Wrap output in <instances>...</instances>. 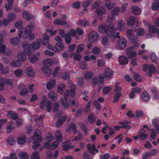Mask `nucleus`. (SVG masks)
<instances>
[{"label":"nucleus","mask_w":159,"mask_h":159,"mask_svg":"<svg viewBox=\"0 0 159 159\" xmlns=\"http://www.w3.org/2000/svg\"><path fill=\"white\" fill-rule=\"evenodd\" d=\"M41 136V131L38 129L35 130L32 137L33 139L34 140L33 142L34 145L33 147V148L34 150L37 149L40 146L39 143L42 140Z\"/></svg>","instance_id":"f257e3e1"},{"label":"nucleus","mask_w":159,"mask_h":159,"mask_svg":"<svg viewBox=\"0 0 159 159\" xmlns=\"http://www.w3.org/2000/svg\"><path fill=\"white\" fill-rule=\"evenodd\" d=\"M115 87L116 89L115 90V92L116 93L114 97V102H118L120 98L122 96V94L120 93L121 90V88L118 86V83H116Z\"/></svg>","instance_id":"f03ea898"},{"label":"nucleus","mask_w":159,"mask_h":159,"mask_svg":"<svg viewBox=\"0 0 159 159\" xmlns=\"http://www.w3.org/2000/svg\"><path fill=\"white\" fill-rule=\"evenodd\" d=\"M133 50L132 47H129L126 51L127 56L129 59H131L136 56L137 52L133 51Z\"/></svg>","instance_id":"7ed1b4c3"},{"label":"nucleus","mask_w":159,"mask_h":159,"mask_svg":"<svg viewBox=\"0 0 159 159\" xmlns=\"http://www.w3.org/2000/svg\"><path fill=\"white\" fill-rule=\"evenodd\" d=\"M114 29V25L113 24H111L107 27V30L106 33L109 37H113L115 35Z\"/></svg>","instance_id":"20e7f679"},{"label":"nucleus","mask_w":159,"mask_h":159,"mask_svg":"<svg viewBox=\"0 0 159 159\" xmlns=\"http://www.w3.org/2000/svg\"><path fill=\"white\" fill-rule=\"evenodd\" d=\"M98 37V33L95 31H93L89 34L88 39L90 42H94L97 41Z\"/></svg>","instance_id":"39448f33"},{"label":"nucleus","mask_w":159,"mask_h":159,"mask_svg":"<svg viewBox=\"0 0 159 159\" xmlns=\"http://www.w3.org/2000/svg\"><path fill=\"white\" fill-rule=\"evenodd\" d=\"M113 71L109 68H106L105 70L104 75L105 79L107 80L111 79L113 76Z\"/></svg>","instance_id":"423d86ee"},{"label":"nucleus","mask_w":159,"mask_h":159,"mask_svg":"<svg viewBox=\"0 0 159 159\" xmlns=\"http://www.w3.org/2000/svg\"><path fill=\"white\" fill-rule=\"evenodd\" d=\"M127 45V41L126 39L123 38L119 40L117 42V47L120 50H122L126 47Z\"/></svg>","instance_id":"0eeeda50"},{"label":"nucleus","mask_w":159,"mask_h":159,"mask_svg":"<svg viewBox=\"0 0 159 159\" xmlns=\"http://www.w3.org/2000/svg\"><path fill=\"white\" fill-rule=\"evenodd\" d=\"M23 33L22 31L20 30L18 34V37L12 38L10 39V43L12 44L16 45L18 44L22 36V34Z\"/></svg>","instance_id":"6e6552de"},{"label":"nucleus","mask_w":159,"mask_h":159,"mask_svg":"<svg viewBox=\"0 0 159 159\" xmlns=\"http://www.w3.org/2000/svg\"><path fill=\"white\" fill-rule=\"evenodd\" d=\"M77 24L80 26L83 27H86L89 26V25L88 21L84 19L79 20L77 22Z\"/></svg>","instance_id":"1a4fd4ad"},{"label":"nucleus","mask_w":159,"mask_h":159,"mask_svg":"<svg viewBox=\"0 0 159 159\" xmlns=\"http://www.w3.org/2000/svg\"><path fill=\"white\" fill-rule=\"evenodd\" d=\"M119 62L122 65H125L128 64L129 60L126 57L124 56H120L119 57Z\"/></svg>","instance_id":"9d476101"},{"label":"nucleus","mask_w":159,"mask_h":159,"mask_svg":"<svg viewBox=\"0 0 159 159\" xmlns=\"http://www.w3.org/2000/svg\"><path fill=\"white\" fill-rule=\"evenodd\" d=\"M110 39L106 36L104 35L102 37L101 43L104 46L107 47L109 45L110 43Z\"/></svg>","instance_id":"9b49d317"},{"label":"nucleus","mask_w":159,"mask_h":159,"mask_svg":"<svg viewBox=\"0 0 159 159\" xmlns=\"http://www.w3.org/2000/svg\"><path fill=\"white\" fill-rule=\"evenodd\" d=\"M106 9L103 7H98L96 10V12L98 16H101L104 15L106 12Z\"/></svg>","instance_id":"f8f14e48"},{"label":"nucleus","mask_w":159,"mask_h":159,"mask_svg":"<svg viewBox=\"0 0 159 159\" xmlns=\"http://www.w3.org/2000/svg\"><path fill=\"white\" fill-rule=\"evenodd\" d=\"M25 73L29 77H33L35 75V73L31 67H27L25 70Z\"/></svg>","instance_id":"ddd939ff"},{"label":"nucleus","mask_w":159,"mask_h":159,"mask_svg":"<svg viewBox=\"0 0 159 159\" xmlns=\"http://www.w3.org/2000/svg\"><path fill=\"white\" fill-rule=\"evenodd\" d=\"M138 19L134 16H131L128 19L127 23L129 26H133L136 22H137Z\"/></svg>","instance_id":"4468645a"},{"label":"nucleus","mask_w":159,"mask_h":159,"mask_svg":"<svg viewBox=\"0 0 159 159\" xmlns=\"http://www.w3.org/2000/svg\"><path fill=\"white\" fill-rule=\"evenodd\" d=\"M24 18L26 20H30L31 19L34 20V17L32 15L27 11H25L23 12V14Z\"/></svg>","instance_id":"2eb2a0df"},{"label":"nucleus","mask_w":159,"mask_h":159,"mask_svg":"<svg viewBox=\"0 0 159 159\" xmlns=\"http://www.w3.org/2000/svg\"><path fill=\"white\" fill-rule=\"evenodd\" d=\"M148 70L149 72L147 74V75L152 77V74L156 72V69L155 66L152 64L148 65Z\"/></svg>","instance_id":"dca6fc26"},{"label":"nucleus","mask_w":159,"mask_h":159,"mask_svg":"<svg viewBox=\"0 0 159 159\" xmlns=\"http://www.w3.org/2000/svg\"><path fill=\"white\" fill-rule=\"evenodd\" d=\"M81 57V55L79 53H75L74 52H72L70 53V58L73 57L74 59L77 61H80Z\"/></svg>","instance_id":"f3484780"},{"label":"nucleus","mask_w":159,"mask_h":159,"mask_svg":"<svg viewBox=\"0 0 159 159\" xmlns=\"http://www.w3.org/2000/svg\"><path fill=\"white\" fill-rule=\"evenodd\" d=\"M93 0H85L82 4L84 11H87V7L89 6L93 2Z\"/></svg>","instance_id":"a211bd4d"},{"label":"nucleus","mask_w":159,"mask_h":159,"mask_svg":"<svg viewBox=\"0 0 159 159\" xmlns=\"http://www.w3.org/2000/svg\"><path fill=\"white\" fill-rule=\"evenodd\" d=\"M15 124L13 121L9 122L7 126L6 130L7 133L11 132L15 128Z\"/></svg>","instance_id":"6ab92c4d"},{"label":"nucleus","mask_w":159,"mask_h":159,"mask_svg":"<svg viewBox=\"0 0 159 159\" xmlns=\"http://www.w3.org/2000/svg\"><path fill=\"white\" fill-rule=\"evenodd\" d=\"M125 23L123 20H119L118 22V28L120 31L122 30L125 28Z\"/></svg>","instance_id":"aec40b11"},{"label":"nucleus","mask_w":159,"mask_h":159,"mask_svg":"<svg viewBox=\"0 0 159 159\" xmlns=\"http://www.w3.org/2000/svg\"><path fill=\"white\" fill-rule=\"evenodd\" d=\"M132 12L135 15H139L141 14V9L140 8L136 6H133L131 7Z\"/></svg>","instance_id":"412c9836"},{"label":"nucleus","mask_w":159,"mask_h":159,"mask_svg":"<svg viewBox=\"0 0 159 159\" xmlns=\"http://www.w3.org/2000/svg\"><path fill=\"white\" fill-rule=\"evenodd\" d=\"M148 136V134L146 133V131L143 129H142L139 132V136L142 140L145 139Z\"/></svg>","instance_id":"4be33fe9"},{"label":"nucleus","mask_w":159,"mask_h":159,"mask_svg":"<svg viewBox=\"0 0 159 159\" xmlns=\"http://www.w3.org/2000/svg\"><path fill=\"white\" fill-rule=\"evenodd\" d=\"M141 98L143 101H148L150 98V95L147 92L144 91L141 94Z\"/></svg>","instance_id":"5701e85b"},{"label":"nucleus","mask_w":159,"mask_h":159,"mask_svg":"<svg viewBox=\"0 0 159 159\" xmlns=\"http://www.w3.org/2000/svg\"><path fill=\"white\" fill-rule=\"evenodd\" d=\"M42 70L47 77H48L51 74V70L48 67H43Z\"/></svg>","instance_id":"b1692460"},{"label":"nucleus","mask_w":159,"mask_h":159,"mask_svg":"<svg viewBox=\"0 0 159 159\" xmlns=\"http://www.w3.org/2000/svg\"><path fill=\"white\" fill-rule=\"evenodd\" d=\"M120 123L122 125L121 126V128L129 129L131 128V127L130 125H128V124L130 123V121L126 120L124 122H120Z\"/></svg>","instance_id":"393cba45"},{"label":"nucleus","mask_w":159,"mask_h":159,"mask_svg":"<svg viewBox=\"0 0 159 159\" xmlns=\"http://www.w3.org/2000/svg\"><path fill=\"white\" fill-rule=\"evenodd\" d=\"M48 96L53 101H55L57 99V95L53 91L50 92L48 93Z\"/></svg>","instance_id":"a878e982"},{"label":"nucleus","mask_w":159,"mask_h":159,"mask_svg":"<svg viewBox=\"0 0 159 159\" xmlns=\"http://www.w3.org/2000/svg\"><path fill=\"white\" fill-rule=\"evenodd\" d=\"M88 120L91 124H94L96 121V116L94 114L92 113L89 114L88 116Z\"/></svg>","instance_id":"bb28decb"},{"label":"nucleus","mask_w":159,"mask_h":159,"mask_svg":"<svg viewBox=\"0 0 159 159\" xmlns=\"http://www.w3.org/2000/svg\"><path fill=\"white\" fill-rule=\"evenodd\" d=\"M33 51L31 44H28L27 45V48L24 49V52L27 55H29L31 54Z\"/></svg>","instance_id":"cd10ccee"},{"label":"nucleus","mask_w":159,"mask_h":159,"mask_svg":"<svg viewBox=\"0 0 159 159\" xmlns=\"http://www.w3.org/2000/svg\"><path fill=\"white\" fill-rule=\"evenodd\" d=\"M148 31L151 33L156 34L159 32V30L154 26L150 25L149 26Z\"/></svg>","instance_id":"c85d7f7f"},{"label":"nucleus","mask_w":159,"mask_h":159,"mask_svg":"<svg viewBox=\"0 0 159 159\" xmlns=\"http://www.w3.org/2000/svg\"><path fill=\"white\" fill-rule=\"evenodd\" d=\"M43 64L48 67L51 66L53 64V61L51 59H47L44 60L43 61Z\"/></svg>","instance_id":"c756f323"},{"label":"nucleus","mask_w":159,"mask_h":159,"mask_svg":"<svg viewBox=\"0 0 159 159\" xmlns=\"http://www.w3.org/2000/svg\"><path fill=\"white\" fill-rule=\"evenodd\" d=\"M87 148L89 151L92 154H95V152H94V151H95V149L96 148L95 144H93L92 147H91V144L90 143H89L87 145Z\"/></svg>","instance_id":"7c9ffc66"},{"label":"nucleus","mask_w":159,"mask_h":159,"mask_svg":"<svg viewBox=\"0 0 159 159\" xmlns=\"http://www.w3.org/2000/svg\"><path fill=\"white\" fill-rule=\"evenodd\" d=\"M34 27V25L30 23L27 25L25 28V32L27 34L30 33L33 30Z\"/></svg>","instance_id":"2f4dec72"},{"label":"nucleus","mask_w":159,"mask_h":159,"mask_svg":"<svg viewBox=\"0 0 159 159\" xmlns=\"http://www.w3.org/2000/svg\"><path fill=\"white\" fill-rule=\"evenodd\" d=\"M55 84V80H51L47 83L46 87L48 89L50 90L54 87Z\"/></svg>","instance_id":"473e14b6"},{"label":"nucleus","mask_w":159,"mask_h":159,"mask_svg":"<svg viewBox=\"0 0 159 159\" xmlns=\"http://www.w3.org/2000/svg\"><path fill=\"white\" fill-rule=\"evenodd\" d=\"M7 115H9L11 118L14 120L17 119L18 117V115L16 113H14L12 111H8Z\"/></svg>","instance_id":"72a5a7b5"},{"label":"nucleus","mask_w":159,"mask_h":159,"mask_svg":"<svg viewBox=\"0 0 159 159\" xmlns=\"http://www.w3.org/2000/svg\"><path fill=\"white\" fill-rule=\"evenodd\" d=\"M71 129H72L74 131V134H75L77 132V127L75 124L73 122H71L69 127V129L67 131L68 132H69Z\"/></svg>","instance_id":"f704fd0d"},{"label":"nucleus","mask_w":159,"mask_h":159,"mask_svg":"<svg viewBox=\"0 0 159 159\" xmlns=\"http://www.w3.org/2000/svg\"><path fill=\"white\" fill-rule=\"evenodd\" d=\"M18 156L22 159H28L29 158V155L27 153L21 152L18 153Z\"/></svg>","instance_id":"c9c22d12"},{"label":"nucleus","mask_w":159,"mask_h":159,"mask_svg":"<svg viewBox=\"0 0 159 159\" xmlns=\"http://www.w3.org/2000/svg\"><path fill=\"white\" fill-rule=\"evenodd\" d=\"M99 31L101 33L105 34L106 33L107 28L106 27V25L105 24L101 25L99 26Z\"/></svg>","instance_id":"e433bc0d"},{"label":"nucleus","mask_w":159,"mask_h":159,"mask_svg":"<svg viewBox=\"0 0 159 159\" xmlns=\"http://www.w3.org/2000/svg\"><path fill=\"white\" fill-rule=\"evenodd\" d=\"M65 40L66 43L70 44L71 42L72 38L69 33H67L65 37Z\"/></svg>","instance_id":"4c0bfd02"},{"label":"nucleus","mask_w":159,"mask_h":159,"mask_svg":"<svg viewBox=\"0 0 159 159\" xmlns=\"http://www.w3.org/2000/svg\"><path fill=\"white\" fill-rule=\"evenodd\" d=\"M61 103V105L63 107L67 109L69 108V105L67 99L64 98V99H62Z\"/></svg>","instance_id":"58836bf2"},{"label":"nucleus","mask_w":159,"mask_h":159,"mask_svg":"<svg viewBox=\"0 0 159 159\" xmlns=\"http://www.w3.org/2000/svg\"><path fill=\"white\" fill-rule=\"evenodd\" d=\"M120 10L119 8L118 7H115L111 11V15L114 16H117L119 14Z\"/></svg>","instance_id":"ea45409f"},{"label":"nucleus","mask_w":159,"mask_h":159,"mask_svg":"<svg viewBox=\"0 0 159 159\" xmlns=\"http://www.w3.org/2000/svg\"><path fill=\"white\" fill-rule=\"evenodd\" d=\"M134 34V33L132 29H128L126 31V36L128 38L133 37Z\"/></svg>","instance_id":"a19ab883"},{"label":"nucleus","mask_w":159,"mask_h":159,"mask_svg":"<svg viewBox=\"0 0 159 159\" xmlns=\"http://www.w3.org/2000/svg\"><path fill=\"white\" fill-rule=\"evenodd\" d=\"M52 107V102L48 100L46 103V108L48 112H50L51 110Z\"/></svg>","instance_id":"79ce46f5"},{"label":"nucleus","mask_w":159,"mask_h":159,"mask_svg":"<svg viewBox=\"0 0 159 159\" xmlns=\"http://www.w3.org/2000/svg\"><path fill=\"white\" fill-rule=\"evenodd\" d=\"M30 61L31 63H34L36 62L38 60V57L35 56L31 55H30L29 57Z\"/></svg>","instance_id":"37998d69"},{"label":"nucleus","mask_w":159,"mask_h":159,"mask_svg":"<svg viewBox=\"0 0 159 159\" xmlns=\"http://www.w3.org/2000/svg\"><path fill=\"white\" fill-rule=\"evenodd\" d=\"M59 109V104L58 102H54L53 105L52 110L55 112H57Z\"/></svg>","instance_id":"c03bdc74"},{"label":"nucleus","mask_w":159,"mask_h":159,"mask_svg":"<svg viewBox=\"0 0 159 159\" xmlns=\"http://www.w3.org/2000/svg\"><path fill=\"white\" fill-rule=\"evenodd\" d=\"M11 65L12 67H18L20 66L22 63L18 61H14L11 63Z\"/></svg>","instance_id":"a18cd8bd"},{"label":"nucleus","mask_w":159,"mask_h":159,"mask_svg":"<svg viewBox=\"0 0 159 159\" xmlns=\"http://www.w3.org/2000/svg\"><path fill=\"white\" fill-rule=\"evenodd\" d=\"M18 59L21 61H24L26 59V57L23 53H20L17 56Z\"/></svg>","instance_id":"49530a36"},{"label":"nucleus","mask_w":159,"mask_h":159,"mask_svg":"<svg viewBox=\"0 0 159 159\" xmlns=\"http://www.w3.org/2000/svg\"><path fill=\"white\" fill-rule=\"evenodd\" d=\"M49 139V140L47 142H46L44 143V147L46 148H51V145H50L49 143V140H52L53 139V138L52 135L48 137Z\"/></svg>","instance_id":"de8ad7c7"},{"label":"nucleus","mask_w":159,"mask_h":159,"mask_svg":"<svg viewBox=\"0 0 159 159\" xmlns=\"http://www.w3.org/2000/svg\"><path fill=\"white\" fill-rule=\"evenodd\" d=\"M135 31L136 32L137 35L138 36L143 35L144 34V30L141 28H139L138 29H136Z\"/></svg>","instance_id":"09e8293b"},{"label":"nucleus","mask_w":159,"mask_h":159,"mask_svg":"<svg viewBox=\"0 0 159 159\" xmlns=\"http://www.w3.org/2000/svg\"><path fill=\"white\" fill-rule=\"evenodd\" d=\"M23 73V70L21 69L16 70L14 71V74L17 77H19L21 76Z\"/></svg>","instance_id":"8fccbe9b"},{"label":"nucleus","mask_w":159,"mask_h":159,"mask_svg":"<svg viewBox=\"0 0 159 159\" xmlns=\"http://www.w3.org/2000/svg\"><path fill=\"white\" fill-rule=\"evenodd\" d=\"M7 142L11 145H13L15 143V141L12 137H9L7 140Z\"/></svg>","instance_id":"3c124183"},{"label":"nucleus","mask_w":159,"mask_h":159,"mask_svg":"<svg viewBox=\"0 0 159 159\" xmlns=\"http://www.w3.org/2000/svg\"><path fill=\"white\" fill-rule=\"evenodd\" d=\"M87 63L85 61H81L79 63L80 67L83 70L86 69L87 68Z\"/></svg>","instance_id":"603ef678"},{"label":"nucleus","mask_w":159,"mask_h":159,"mask_svg":"<svg viewBox=\"0 0 159 159\" xmlns=\"http://www.w3.org/2000/svg\"><path fill=\"white\" fill-rule=\"evenodd\" d=\"M93 76V73L91 72H89L84 75V77L85 79L89 80H90Z\"/></svg>","instance_id":"864d4df0"},{"label":"nucleus","mask_w":159,"mask_h":159,"mask_svg":"<svg viewBox=\"0 0 159 159\" xmlns=\"http://www.w3.org/2000/svg\"><path fill=\"white\" fill-rule=\"evenodd\" d=\"M39 157V152L35 151L33 152L31 155V159H38Z\"/></svg>","instance_id":"5fc2aeb1"},{"label":"nucleus","mask_w":159,"mask_h":159,"mask_svg":"<svg viewBox=\"0 0 159 159\" xmlns=\"http://www.w3.org/2000/svg\"><path fill=\"white\" fill-rule=\"evenodd\" d=\"M151 8L154 10H157L159 8V2L153 3L151 6Z\"/></svg>","instance_id":"6e6d98bb"},{"label":"nucleus","mask_w":159,"mask_h":159,"mask_svg":"<svg viewBox=\"0 0 159 159\" xmlns=\"http://www.w3.org/2000/svg\"><path fill=\"white\" fill-rule=\"evenodd\" d=\"M105 5L107 8L109 10H111L114 7V4L110 2H106Z\"/></svg>","instance_id":"4d7b16f0"},{"label":"nucleus","mask_w":159,"mask_h":159,"mask_svg":"<svg viewBox=\"0 0 159 159\" xmlns=\"http://www.w3.org/2000/svg\"><path fill=\"white\" fill-rule=\"evenodd\" d=\"M4 78H0V90H2L4 88Z\"/></svg>","instance_id":"13d9d810"},{"label":"nucleus","mask_w":159,"mask_h":159,"mask_svg":"<svg viewBox=\"0 0 159 159\" xmlns=\"http://www.w3.org/2000/svg\"><path fill=\"white\" fill-rule=\"evenodd\" d=\"M84 46L83 44H79L78 47L76 50L77 53L82 52L84 50Z\"/></svg>","instance_id":"bf43d9fd"},{"label":"nucleus","mask_w":159,"mask_h":159,"mask_svg":"<svg viewBox=\"0 0 159 159\" xmlns=\"http://www.w3.org/2000/svg\"><path fill=\"white\" fill-rule=\"evenodd\" d=\"M80 2L78 1L73 3L72 5V7L73 8H76L78 9L80 8Z\"/></svg>","instance_id":"052dcab7"},{"label":"nucleus","mask_w":159,"mask_h":159,"mask_svg":"<svg viewBox=\"0 0 159 159\" xmlns=\"http://www.w3.org/2000/svg\"><path fill=\"white\" fill-rule=\"evenodd\" d=\"M134 80L138 82H140L141 81V79L140 76L137 73H134L133 74Z\"/></svg>","instance_id":"680f3d73"},{"label":"nucleus","mask_w":159,"mask_h":159,"mask_svg":"<svg viewBox=\"0 0 159 159\" xmlns=\"http://www.w3.org/2000/svg\"><path fill=\"white\" fill-rule=\"evenodd\" d=\"M10 157H3L2 159H17L16 155L14 153H11L9 155Z\"/></svg>","instance_id":"e2e57ef3"},{"label":"nucleus","mask_w":159,"mask_h":159,"mask_svg":"<svg viewBox=\"0 0 159 159\" xmlns=\"http://www.w3.org/2000/svg\"><path fill=\"white\" fill-rule=\"evenodd\" d=\"M22 22L21 21H19L16 22L15 24V26L18 30H22Z\"/></svg>","instance_id":"0e129e2a"},{"label":"nucleus","mask_w":159,"mask_h":159,"mask_svg":"<svg viewBox=\"0 0 159 159\" xmlns=\"http://www.w3.org/2000/svg\"><path fill=\"white\" fill-rule=\"evenodd\" d=\"M62 77L64 80H68L70 77V74L67 72H65L62 75Z\"/></svg>","instance_id":"69168bd1"},{"label":"nucleus","mask_w":159,"mask_h":159,"mask_svg":"<svg viewBox=\"0 0 159 159\" xmlns=\"http://www.w3.org/2000/svg\"><path fill=\"white\" fill-rule=\"evenodd\" d=\"M49 37L47 34H45L44 35L43 38V43L44 45L47 44L48 43L49 41Z\"/></svg>","instance_id":"338daca9"},{"label":"nucleus","mask_w":159,"mask_h":159,"mask_svg":"<svg viewBox=\"0 0 159 159\" xmlns=\"http://www.w3.org/2000/svg\"><path fill=\"white\" fill-rule=\"evenodd\" d=\"M83 158L84 159H93V157L91 155L85 152L83 154Z\"/></svg>","instance_id":"774afa93"}]
</instances>
